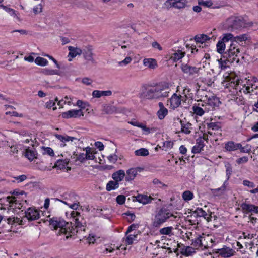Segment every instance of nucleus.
I'll return each instance as SVG.
<instances>
[{
  "label": "nucleus",
  "mask_w": 258,
  "mask_h": 258,
  "mask_svg": "<svg viewBox=\"0 0 258 258\" xmlns=\"http://www.w3.org/2000/svg\"><path fill=\"white\" fill-rule=\"evenodd\" d=\"M169 92L159 85L143 84L138 97L141 99L148 100L159 99L168 96Z\"/></svg>",
  "instance_id": "nucleus-1"
},
{
  "label": "nucleus",
  "mask_w": 258,
  "mask_h": 258,
  "mask_svg": "<svg viewBox=\"0 0 258 258\" xmlns=\"http://www.w3.org/2000/svg\"><path fill=\"white\" fill-rule=\"evenodd\" d=\"M240 53V48L238 47V43L236 41H234L230 45L229 48L222 55L221 58L218 59V62L220 68L222 70L226 68L227 62L233 63L234 61L238 63L240 59L238 58V54Z\"/></svg>",
  "instance_id": "nucleus-2"
},
{
  "label": "nucleus",
  "mask_w": 258,
  "mask_h": 258,
  "mask_svg": "<svg viewBox=\"0 0 258 258\" xmlns=\"http://www.w3.org/2000/svg\"><path fill=\"white\" fill-rule=\"evenodd\" d=\"M49 222L51 228H53L54 230L59 228L58 234L68 235L66 236L67 239L71 237L72 234L75 235L77 233V231L73 228L72 222H67L60 218L53 217L49 220Z\"/></svg>",
  "instance_id": "nucleus-3"
},
{
  "label": "nucleus",
  "mask_w": 258,
  "mask_h": 258,
  "mask_svg": "<svg viewBox=\"0 0 258 258\" xmlns=\"http://www.w3.org/2000/svg\"><path fill=\"white\" fill-rule=\"evenodd\" d=\"M171 217L175 218L176 216L171 213L167 208L162 207L157 212L152 221V226L159 228Z\"/></svg>",
  "instance_id": "nucleus-4"
},
{
  "label": "nucleus",
  "mask_w": 258,
  "mask_h": 258,
  "mask_svg": "<svg viewBox=\"0 0 258 258\" xmlns=\"http://www.w3.org/2000/svg\"><path fill=\"white\" fill-rule=\"evenodd\" d=\"M229 84L230 87H232L233 89L232 91L233 99L238 105L242 104V95H241L242 88L240 79L237 76L231 78Z\"/></svg>",
  "instance_id": "nucleus-5"
},
{
  "label": "nucleus",
  "mask_w": 258,
  "mask_h": 258,
  "mask_svg": "<svg viewBox=\"0 0 258 258\" xmlns=\"http://www.w3.org/2000/svg\"><path fill=\"white\" fill-rule=\"evenodd\" d=\"M235 38L234 36L231 33H226L223 35V37L221 40H219L216 44V49L217 51L221 54H223L225 52V49L226 47V43L229 42V41H231V43H232L234 41H236L237 43H238V41L234 39ZM239 46V44H238V47Z\"/></svg>",
  "instance_id": "nucleus-6"
},
{
  "label": "nucleus",
  "mask_w": 258,
  "mask_h": 258,
  "mask_svg": "<svg viewBox=\"0 0 258 258\" xmlns=\"http://www.w3.org/2000/svg\"><path fill=\"white\" fill-rule=\"evenodd\" d=\"M187 238L191 241V245L196 249L202 248L203 247L202 242L203 239L205 240L204 234L195 233L193 235L192 233L190 232L187 235Z\"/></svg>",
  "instance_id": "nucleus-7"
},
{
  "label": "nucleus",
  "mask_w": 258,
  "mask_h": 258,
  "mask_svg": "<svg viewBox=\"0 0 258 258\" xmlns=\"http://www.w3.org/2000/svg\"><path fill=\"white\" fill-rule=\"evenodd\" d=\"M71 214V216L74 218L77 217L75 219V227H73V228L75 229V230L76 231H77V233L79 229L82 230V228L85 227L86 225V221L83 217L80 215V214L77 212L73 211Z\"/></svg>",
  "instance_id": "nucleus-8"
},
{
  "label": "nucleus",
  "mask_w": 258,
  "mask_h": 258,
  "mask_svg": "<svg viewBox=\"0 0 258 258\" xmlns=\"http://www.w3.org/2000/svg\"><path fill=\"white\" fill-rule=\"evenodd\" d=\"M25 216L29 221L38 220L40 218V211L35 208H28L25 212Z\"/></svg>",
  "instance_id": "nucleus-9"
},
{
  "label": "nucleus",
  "mask_w": 258,
  "mask_h": 258,
  "mask_svg": "<svg viewBox=\"0 0 258 258\" xmlns=\"http://www.w3.org/2000/svg\"><path fill=\"white\" fill-rule=\"evenodd\" d=\"M229 28L232 30L240 29L242 26V21L238 17H231L227 20Z\"/></svg>",
  "instance_id": "nucleus-10"
},
{
  "label": "nucleus",
  "mask_w": 258,
  "mask_h": 258,
  "mask_svg": "<svg viewBox=\"0 0 258 258\" xmlns=\"http://www.w3.org/2000/svg\"><path fill=\"white\" fill-rule=\"evenodd\" d=\"M61 116L63 118H77L80 116H83L84 113L82 111V109H72L63 112Z\"/></svg>",
  "instance_id": "nucleus-11"
},
{
  "label": "nucleus",
  "mask_w": 258,
  "mask_h": 258,
  "mask_svg": "<svg viewBox=\"0 0 258 258\" xmlns=\"http://www.w3.org/2000/svg\"><path fill=\"white\" fill-rule=\"evenodd\" d=\"M143 170V168L140 167L132 168L128 169L126 172L125 179L126 181H131L135 179L138 173Z\"/></svg>",
  "instance_id": "nucleus-12"
},
{
  "label": "nucleus",
  "mask_w": 258,
  "mask_h": 258,
  "mask_svg": "<svg viewBox=\"0 0 258 258\" xmlns=\"http://www.w3.org/2000/svg\"><path fill=\"white\" fill-rule=\"evenodd\" d=\"M200 69V68L191 66L188 64H182L181 66V70L182 72L185 74H188L189 76L198 74Z\"/></svg>",
  "instance_id": "nucleus-13"
},
{
  "label": "nucleus",
  "mask_w": 258,
  "mask_h": 258,
  "mask_svg": "<svg viewBox=\"0 0 258 258\" xmlns=\"http://www.w3.org/2000/svg\"><path fill=\"white\" fill-rule=\"evenodd\" d=\"M234 251L229 247L225 246L222 248L217 249L216 253L223 257H229L233 255Z\"/></svg>",
  "instance_id": "nucleus-14"
},
{
  "label": "nucleus",
  "mask_w": 258,
  "mask_h": 258,
  "mask_svg": "<svg viewBox=\"0 0 258 258\" xmlns=\"http://www.w3.org/2000/svg\"><path fill=\"white\" fill-rule=\"evenodd\" d=\"M93 48L90 45L85 46L82 50L85 59L91 62H94V60L93 57V54L92 53Z\"/></svg>",
  "instance_id": "nucleus-15"
},
{
  "label": "nucleus",
  "mask_w": 258,
  "mask_h": 258,
  "mask_svg": "<svg viewBox=\"0 0 258 258\" xmlns=\"http://www.w3.org/2000/svg\"><path fill=\"white\" fill-rule=\"evenodd\" d=\"M176 121L181 124V131L186 134H189L191 133L190 130L192 128V124L189 122H186V120H180L179 118H177Z\"/></svg>",
  "instance_id": "nucleus-16"
},
{
  "label": "nucleus",
  "mask_w": 258,
  "mask_h": 258,
  "mask_svg": "<svg viewBox=\"0 0 258 258\" xmlns=\"http://www.w3.org/2000/svg\"><path fill=\"white\" fill-rule=\"evenodd\" d=\"M225 148L228 151H235L238 149L242 152V144L233 141H229L225 144Z\"/></svg>",
  "instance_id": "nucleus-17"
},
{
  "label": "nucleus",
  "mask_w": 258,
  "mask_h": 258,
  "mask_svg": "<svg viewBox=\"0 0 258 258\" xmlns=\"http://www.w3.org/2000/svg\"><path fill=\"white\" fill-rule=\"evenodd\" d=\"M181 97L182 96L180 95H177L176 93H174L170 99V102L171 106L173 109L177 108L181 104Z\"/></svg>",
  "instance_id": "nucleus-18"
},
{
  "label": "nucleus",
  "mask_w": 258,
  "mask_h": 258,
  "mask_svg": "<svg viewBox=\"0 0 258 258\" xmlns=\"http://www.w3.org/2000/svg\"><path fill=\"white\" fill-rule=\"evenodd\" d=\"M205 144L202 137H200L196 140V144L192 148L191 152L192 153L197 154L200 153L204 148Z\"/></svg>",
  "instance_id": "nucleus-19"
},
{
  "label": "nucleus",
  "mask_w": 258,
  "mask_h": 258,
  "mask_svg": "<svg viewBox=\"0 0 258 258\" xmlns=\"http://www.w3.org/2000/svg\"><path fill=\"white\" fill-rule=\"evenodd\" d=\"M130 123L135 126H137L140 128H141L144 131L146 132V134H148L150 133H153V132L156 131V130H157L156 128L147 127L145 125L143 124V123L137 122V121H134V122L131 121L130 122Z\"/></svg>",
  "instance_id": "nucleus-20"
},
{
  "label": "nucleus",
  "mask_w": 258,
  "mask_h": 258,
  "mask_svg": "<svg viewBox=\"0 0 258 258\" xmlns=\"http://www.w3.org/2000/svg\"><path fill=\"white\" fill-rule=\"evenodd\" d=\"M194 214L196 215L197 217H203L209 222L211 220L212 216L209 215L208 216L207 213L203 210L202 208H197L194 211L192 212Z\"/></svg>",
  "instance_id": "nucleus-21"
},
{
  "label": "nucleus",
  "mask_w": 258,
  "mask_h": 258,
  "mask_svg": "<svg viewBox=\"0 0 258 258\" xmlns=\"http://www.w3.org/2000/svg\"><path fill=\"white\" fill-rule=\"evenodd\" d=\"M133 198H135L137 201L144 205L149 203L152 200L151 197L141 194H138L137 196L133 197Z\"/></svg>",
  "instance_id": "nucleus-22"
},
{
  "label": "nucleus",
  "mask_w": 258,
  "mask_h": 258,
  "mask_svg": "<svg viewBox=\"0 0 258 258\" xmlns=\"http://www.w3.org/2000/svg\"><path fill=\"white\" fill-rule=\"evenodd\" d=\"M206 97H207L206 103L208 105L210 106L211 107H212L213 108L215 106H218L220 101L219 98H217L216 96L212 95L209 96V97H207V96H206Z\"/></svg>",
  "instance_id": "nucleus-23"
},
{
  "label": "nucleus",
  "mask_w": 258,
  "mask_h": 258,
  "mask_svg": "<svg viewBox=\"0 0 258 258\" xmlns=\"http://www.w3.org/2000/svg\"><path fill=\"white\" fill-rule=\"evenodd\" d=\"M226 176L227 177V180L224 181L223 185L221 187L218 188V189H216V190H217L218 191H220L222 192L225 190L226 186L227 184V180L229 179L230 176L232 173V168L230 165H226Z\"/></svg>",
  "instance_id": "nucleus-24"
},
{
  "label": "nucleus",
  "mask_w": 258,
  "mask_h": 258,
  "mask_svg": "<svg viewBox=\"0 0 258 258\" xmlns=\"http://www.w3.org/2000/svg\"><path fill=\"white\" fill-rule=\"evenodd\" d=\"M125 177V174L123 170H119L112 174V178L114 180L119 182L121 181Z\"/></svg>",
  "instance_id": "nucleus-25"
},
{
  "label": "nucleus",
  "mask_w": 258,
  "mask_h": 258,
  "mask_svg": "<svg viewBox=\"0 0 258 258\" xmlns=\"http://www.w3.org/2000/svg\"><path fill=\"white\" fill-rule=\"evenodd\" d=\"M37 153L35 149H31L29 148L26 149L25 152V156L30 161H33L37 158Z\"/></svg>",
  "instance_id": "nucleus-26"
},
{
  "label": "nucleus",
  "mask_w": 258,
  "mask_h": 258,
  "mask_svg": "<svg viewBox=\"0 0 258 258\" xmlns=\"http://www.w3.org/2000/svg\"><path fill=\"white\" fill-rule=\"evenodd\" d=\"M195 248L190 246H183V247L181 249V253L186 256L192 255L196 252Z\"/></svg>",
  "instance_id": "nucleus-27"
},
{
  "label": "nucleus",
  "mask_w": 258,
  "mask_h": 258,
  "mask_svg": "<svg viewBox=\"0 0 258 258\" xmlns=\"http://www.w3.org/2000/svg\"><path fill=\"white\" fill-rule=\"evenodd\" d=\"M112 94V92L110 90L107 91H99V90H94L92 92V96L96 98H100L102 96H110Z\"/></svg>",
  "instance_id": "nucleus-28"
},
{
  "label": "nucleus",
  "mask_w": 258,
  "mask_h": 258,
  "mask_svg": "<svg viewBox=\"0 0 258 258\" xmlns=\"http://www.w3.org/2000/svg\"><path fill=\"white\" fill-rule=\"evenodd\" d=\"M143 64L145 66L151 69H154L157 66L156 60L153 58H145L143 60Z\"/></svg>",
  "instance_id": "nucleus-29"
},
{
  "label": "nucleus",
  "mask_w": 258,
  "mask_h": 258,
  "mask_svg": "<svg viewBox=\"0 0 258 258\" xmlns=\"http://www.w3.org/2000/svg\"><path fill=\"white\" fill-rule=\"evenodd\" d=\"M174 8L178 9L185 8L187 5V0H173Z\"/></svg>",
  "instance_id": "nucleus-30"
},
{
  "label": "nucleus",
  "mask_w": 258,
  "mask_h": 258,
  "mask_svg": "<svg viewBox=\"0 0 258 258\" xmlns=\"http://www.w3.org/2000/svg\"><path fill=\"white\" fill-rule=\"evenodd\" d=\"M5 222H6L9 225H15L16 223H19V224L22 225V221L20 220L19 218L17 217H9L4 219Z\"/></svg>",
  "instance_id": "nucleus-31"
},
{
  "label": "nucleus",
  "mask_w": 258,
  "mask_h": 258,
  "mask_svg": "<svg viewBox=\"0 0 258 258\" xmlns=\"http://www.w3.org/2000/svg\"><path fill=\"white\" fill-rule=\"evenodd\" d=\"M185 54V53L184 52H182L181 50L178 49L177 51H175V52L172 54L171 58L174 61L176 62L184 57Z\"/></svg>",
  "instance_id": "nucleus-32"
},
{
  "label": "nucleus",
  "mask_w": 258,
  "mask_h": 258,
  "mask_svg": "<svg viewBox=\"0 0 258 258\" xmlns=\"http://www.w3.org/2000/svg\"><path fill=\"white\" fill-rule=\"evenodd\" d=\"M69 50H70V52L68 56L72 58L76 57L77 55H80L82 52L81 49L77 48H75L71 46L69 47Z\"/></svg>",
  "instance_id": "nucleus-33"
},
{
  "label": "nucleus",
  "mask_w": 258,
  "mask_h": 258,
  "mask_svg": "<svg viewBox=\"0 0 258 258\" xmlns=\"http://www.w3.org/2000/svg\"><path fill=\"white\" fill-rule=\"evenodd\" d=\"M119 187V183L117 181L114 180V181H109L106 187V189L107 191H109L112 190H114L117 188H118Z\"/></svg>",
  "instance_id": "nucleus-34"
},
{
  "label": "nucleus",
  "mask_w": 258,
  "mask_h": 258,
  "mask_svg": "<svg viewBox=\"0 0 258 258\" xmlns=\"http://www.w3.org/2000/svg\"><path fill=\"white\" fill-rule=\"evenodd\" d=\"M126 239L125 242L128 245H131L133 243L134 241L137 242L138 241V234H128V235H126Z\"/></svg>",
  "instance_id": "nucleus-35"
},
{
  "label": "nucleus",
  "mask_w": 258,
  "mask_h": 258,
  "mask_svg": "<svg viewBox=\"0 0 258 258\" xmlns=\"http://www.w3.org/2000/svg\"><path fill=\"white\" fill-rule=\"evenodd\" d=\"M173 228L171 226L164 227L159 230L160 234L161 235H166L171 236L173 234L172 230Z\"/></svg>",
  "instance_id": "nucleus-36"
},
{
  "label": "nucleus",
  "mask_w": 258,
  "mask_h": 258,
  "mask_svg": "<svg viewBox=\"0 0 258 258\" xmlns=\"http://www.w3.org/2000/svg\"><path fill=\"white\" fill-rule=\"evenodd\" d=\"M210 38L205 34H201L200 35H196L195 37V41L198 43H203L207 40H210Z\"/></svg>",
  "instance_id": "nucleus-37"
},
{
  "label": "nucleus",
  "mask_w": 258,
  "mask_h": 258,
  "mask_svg": "<svg viewBox=\"0 0 258 258\" xmlns=\"http://www.w3.org/2000/svg\"><path fill=\"white\" fill-rule=\"evenodd\" d=\"M208 129H211L212 130H220L221 128V123L219 122H210L207 123Z\"/></svg>",
  "instance_id": "nucleus-38"
},
{
  "label": "nucleus",
  "mask_w": 258,
  "mask_h": 258,
  "mask_svg": "<svg viewBox=\"0 0 258 258\" xmlns=\"http://www.w3.org/2000/svg\"><path fill=\"white\" fill-rule=\"evenodd\" d=\"M182 197L184 201H188L192 200L194 198V194L191 191L189 190H186L182 193Z\"/></svg>",
  "instance_id": "nucleus-39"
},
{
  "label": "nucleus",
  "mask_w": 258,
  "mask_h": 258,
  "mask_svg": "<svg viewBox=\"0 0 258 258\" xmlns=\"http://www.w3.org/2000/svg\"><path fill=\"white\" fill-rule=\"evenodd\" d=\"M168 112V109L166 108L159 109L157 113L159 119L160 120L163 119L167 115Z\"/></svg>",
  "instance_id": "nucleus-40"
},
{
  "label": "nucleus",
  "mask_w": 258,
  "mask_h": 258,
  "mask_svg": "<svg viewBox=\"0 0 258 258\" xmlns=\"http://www.w3.org/2000/svg\"><path fill=\"white\" fill-rule=\"evenodd\" d=\"M35 62L36 64L41 66H45L48 63V61L46 59L41 57H37L35 59Z\"/></svg>",
  "instance_id": "nucleus-41"
},
{
  "label": "nucleus",
  "mask_w": 258,
  "mask_h": 258,
  "mask_svg": "<svg viewBox=\"0 0 258 258\" xmlns=\"http://www.w3.org/2000/svg\"><path fill=\"white\" fill-rule=\"evenodd\" d=\"M136 156H146L149 155V151L146 148H141L135 152Z\"/></svg>",
  "instance_id": "nucleus-42"
},
{
  "label": "nucleus",
  "mask_w": 258,
  "mask_h": 258,
  "mask_svg": "<svg viewBox=\"0 0 258 258\" xmlns=\"http://www.w3.org/2000/svg\"><path fill=\"white\" fill-rule=\"evenodd\" d=\"M67 164V162L65 160L59 159L55 163L54 167L58 168L61 169L64 168Z\"/></svg>",
  "instance_id": "nucleus-43"
},
{
  "label": "nucleus",
  "mask_w": 258,
  "mask_h": 258,
  "mask_svg": "<svg viewBox=\"0 0 258 258\" xmlns=\"http://www.w3.org/2000/svg\"><path fill=\"white\" fill-rule=\"evenodd\" d=\"M0 7L5 10L6 12H7L14 17H17L16 11L15 10L12 8H8L7 6L4 5H0Z\"/></svg>",
  "instance_id": "nucleus-44"
},
{
  "label": "nucleus",
  "mask_w": 258,
  "mask_h": 258,
  "mask_svg": "<svg viewBox=\"0 0 258 258\" xmlns=\"http://www.w3.org/2000/svg\"><path fill=\"white\" fill-rule=\"evenodd\" d=\"M173 0H167L163 4L162 8L165 10H169L171 8H174Z\"/></svg>",
  "instance_id": "nucleus-45"
},
{
  "label": "nucleus",
  "mask_w": 258,
  "mask_h": 258,
  "mask_svg": "<svg viewBox=\"0 0 258 258\" xmlns=\"http://www.w3.org/2000/svg\"><path fill=\"white\" fill-rule=\"evenodd\" d=\"M41 72L46 75H58V72L56 70H50L48 69H43Z\"/></svg>",
  "instance_id": "nucleus-46"
},
{
  "label": "nucleus",
  "mask_w": 258,
  "mask_h": 258,
  "mask_svg": "<svg viewBox=\"0 0 258 258\" xmlns=\"http://www.w3.org/2000/svg\"><path fill=\"white\" fill-rule=\"evenodd\" d=\"M42 148L43 149V154H47L50 156H53L54 153L53 149L50 147H42Z\"/></svg>",
  "instance_id": "nucleus-47"
},
{
  "label": "nucleus",
  "mask_w": 258,
  "mask_h": 258,
  "mask_svg": "<svg viewBox=\"0 0 258 258\" xmlns=\"http://www.w3.org/2000/svg\"><path fill=\"white\" fill-rule=\"evenodd\" d=\"M192 110L194 113L199 116H202L205 112L203 109L199 106H193Z\"/></svg>",
  "instance_id": "nucleus-48"
},
{
  "label": "nucleus",
  "mask_w": 258,
  "mask_h": 258,
  "mask_svg": "<svg viewBox=\"0 0 258 258\" xmlns=\"http://www.w3.org/2000/svg\"><path fill=\"white\" fill-rule=\"evenodd\" d=\"M76 105L80 108V109H82V111L83 112V110L85 109L86 107L89 106V104L87 102H83L82 100H79L77 101Z\"/></svg>",
  "instance_id": "nucleus-49"
},
{
  "label": "nucleus",
  "mask_w": 258,
  "mask_h": 258,
  "mask_svg": "<svg viewBox=\"0 0 258 258\" xmlns=\"http://www.w3.org/2000/svg\"><path fill=\"white\" fill-rule=\"evenodd\" d=\"M198 4L206 7H210L213 5V3L211 1H204L203 0H199L198 1Z\"/></svg>",
  "instance_id": "nucleus-50"
},
{
  "label": "nucleus",
  "mask_w": 258,
  "mask_h": 258,
  "mask_svg": "<svg viewBox=\"0 0 258 258\" xmlns=\"http://www.w3.org/2000/svg\"><path fill=\"white\" fill-rule=\"evenodd\" d=\"M116 202L118 204L122 205V204H124V202H125V197L124 195H118L116 197Z\"/></svg>",
  "instance_id": "nucleus-51"
},
{
  "label": "nucleus",
  "mask_w": 258,
  "mask_h": 258,
  "mask_svg": "<svg viewBox=\"0 0 258 258\" xmlns=\"http://www.w3.org/2000/svg\"><path fill=\"white\" fill-rule=\"evenodd\" d=\"M138 228V224H133L131 225H130L128 228L127 229L125 232V235H128L130 233H131L133 230H136L137 228Z\"/></svg>",
  "instance_id": "nucleus-52"
},
{
  "label": "nucleus",
  "mask_w": 258,
  "mask_h": 258,
  "mask_svg": "<svg viewBox=\"0 0 258 258\" xmlns=\"http://www.w3.org/2000/svg\"><path fill=\"white\" fill-rule=\"evenodd\" d=\"M55 105V102L53 100H50L46 103L45 106L47 108H51V107H53V110H55L56 109V107H54Z\"/></svg>",
  "instance_id": "nucleus-53"
},
{
  "label": "nucleus",
  "mask_w": 258,
  "mask_h": 258,
  "mask_svg": "<svg viewBox=\"0 0 258 258\" xmlns=\"http://www.w3.org/2000/svg\"><path fill=\"white\" fill-rule=\"evenodd\" d=\"M153 183L155 185H158L159 187L163 186L166 187L167 186V185L165 184L164 183H163L160 180L157 178H155L153 180Z\"/></svg>",
  "instance_id": "nucleus-54"
},
{
  "label": "nucleus",
  "mask_w": 258,
  "mask_h": 258,
  "mask_svg": "<svg viewBox=\"0 0 258 258\" xmlns=\"http://www.w3.org/2000/svg\"><path fill=\"white\" fill-rule=\"evenodd\" d=\"M118 159V157L116 154H111L108 157V159L110 162L115 163Z\"/></svg>",
  "instance_id": "nucleus-55"
},
{
  "label": "nucleus",
  "mask_w": 258,
  "mask_h": 258,
  "mask_svg": "<svg viewBox=\"0 0 258 258\" xmlns=\"http://www.w3.org/2000/svg\"><path fill=\"white\" fill-rule=\"evenodd\" d=\"M132 58L130 57H126L123 60L119 62V64L121 66L122 64L127 65L131 62Z\"/></svg>",
  "instance_id": "nucleus-56"
},
{
  "label": "nucleus",
  "mask_w": 258,
  "mask_h": 258,
  "mask_svg": "<svg viewBox=\"0 0 258 258\" xmlns=\"http://www.w3.org/2000/svg\"><path fill=\"white\" fill-rule=\"evenodd\" d=\"M42 6L41 4L33 8V11L35 14L40 13L42 11Z\"/></svg>",
  "instance_id": "nucleus-57"
},
{
  "label": "nucleus",
  "mask_w": 258,
  "mask_h": 258,
  "mask_svg": "<svg viewBox=\"0 0 258 258\" xmlns=\"http://www.w3.org/2000/svg\"><path fill=\"white\" fill-rule=\"evenodd\" d=\"M95 146L99 151H102L104 149V145L101 142L97 141L95 143Z\"/></svg>",
  "instance_id": "nucleus-58"
},
{
  "label": "nucleus",
  "mask_w": 258,
  "mask_h": 258,
  "mask_svg": "<svg viewBox=\"0 0 258 258\" xmlns=\"http://www.w3.org/2000/svg\"><path fill=\"white\" fill-rule=\"evenodd\" d=\"M77 159L81 162H83L86 159L85 155L84 153H80L77 155Z\"/></svg>",
  "instance_id": "nucleus-59"
},
{
  "label": "nucleus",
  "mask_w": 258,
  "mask_h": 258,
  "mask_svg": "<svg viewBox=\"0 0 258 258\" xmlns=\"http://www.w3.org/2000/svg\"><path fill=\"white\" fill-rule=\"evenodd\" d=\"M82 82L86 85H91L92 81L90 78L86 77L82 79Z\"/></svg>",
  "instance_id": "nucleus-60"
},
{
  "label": "nucleus",
  "mask_w": 258,
  "mask_h": 258,
  "mask_svg": "<svg viewBox=\"0 0 258 258\" xmlns=\"http://www.w3.org/2000/svg\"><path fill=\"white\" fill-rule=\"evenodd\" d=\"M152 46L153 48H157L160 51L162 50V47L161 46L160 44L156 41L153 42L152 44Z\"/></svg>",
  "instance_id": "nucleus-61"
},
{
  "label": "nucleus",
  "mask_w": 258,
  "mask_h": 258,
  "mask_svg": "<svg viewBox=\"0 0 258 258\" xmlns=\"http://www.w3.org/2000/svg\"><path fill=\"white\" fill-rule=\"evenodd\" d=\"M14 178L16 180H19V182H22L26 179L27 176L25 175H21Z\"/></svg>",
  "instance_id": "nucleus-62"
},
{
  "label": "nucleus",
  "mask_w": 258,
  "mask_h": 258,
  "mask_svg": "<svg viewBox=\"0 0 258 258\" xmlns=\"http://www.w3.org/2000/svg\"><path fill=\"white\" fill-rule=\"evenodd\" d=\"M65 142H69V141H74V140H79L77 138L73 137H70L67 135H65Z\"/></svg>",
  "instance_id": "nucleus-63"
},
{
  "label": "nucleus",
  "mask_w": 258,
  "mask_h": 258,
  "mask_svg": "<svg viewBox=\"0 0 258 258\" xmlns=\"http://www.w3.org/2000/svg\"><path fill=\"white\" fill-rule=\"evenodd\" d=\"M180 153L182 154L185 155L187 152V149L184 145H181L179 147Z\"/></svg>",
  "instance_id": "nucleus-64"
}]
</instances>
